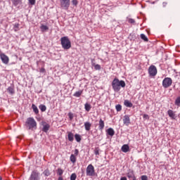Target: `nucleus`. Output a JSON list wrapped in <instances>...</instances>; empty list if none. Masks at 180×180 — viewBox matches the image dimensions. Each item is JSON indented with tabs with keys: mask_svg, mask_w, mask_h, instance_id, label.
Segmentation results:
<instances>
[{
	"mask_svg": "<svg viewBox=\"0 0 180 180\" xmlns=\"http://www.w3.org/2000/svg\"><path fill=\"white\" fill-rule=\"evenodd\" d=\"M111 85L114 92H119L122 88L126 86V82H124V80H120L118 78L115 77L112 80Z\"/></svg>",
	"mask_w": 180,
	"mask_h": 180,
	"instance_id": "f257e3e1",
	"label": "nucleus"
},
{
	"mask_svg": "<svg viewBox=\"0 0 180 180\" xmlns=\"http://www.w3.org/2000/svg\"><path fill=\"white\" fill-rule=\"evenodd\" d=\"M26 129L28 130H36L37 129V122L33 117H28L25 124Z\"/></svg>",
	"mask_w": 180,
	"mask_h": 180,
	"instance_id": "f03ea898",
	"label": "nucleus"
},
{
	"mask_svg": "<svg viewBox=\"0 0 180 180\" xmlns=\"http://www.w3.org/2000/svg\"><path fill=\"white\" fill-rule=\"evenodd\" d=\"M60 44L64 50H70V49H71V41H70L68 37H61Z\"/></svg>",
	"mask_w": 180,
	"mask_h": 180,
	"instance_id": "7ed1b4c3",
	"label": "nucleus"
},
{
	"mask_svg": "<svg viewBox=\"0 0 180 180\" xmlns=\"http://www.w3.org/2000/svg\"><path fill=\"white\" fill-rule=\"evenodd\" d=\"M86 172L87 176H94L95 175V167H94V165H89L86 167Z\"/></svg>",
	"mask_w": 180,
	"mask_h": 180,
	"instance_id": "20e7f679",
	"label": "nucleus"
},
{
	"mask_svg": "<svg viewBox=\"0 0 180 180\" xmlns=\"http://www.w3.org/2000/svg\"><path fill=\"white\" fill-rule=\"evenodd\" d=\"M40 172L37 170H33L30 174L29 180H40Z\"/></svg>",
	"mask_w": 180,
	"mask_h": 180,
	"instance_id": "39448f33",
	"label": "nucleus"
},
{
	"mask_svg": "<svg viewBox=\"0 0 180 180\" xmlns=\"http://www.w3.org/2000/svg\"><path fill=\"white\" fill-rule=\"evenodd\" d=\"M172 85V79L170 77H166L162 81L163 88H169Z\"/></svg>",
	"mask_w": 180,
	"mask_h": 180,
	"instance_id": "423d86ee",
	"label": "nucleus"
},
{
	"mask_svg": "<svg viewBox=\"0 0 180 180\" xmlns=\"http://www.w3.org/2000/svg\"><path fill=\"white\" fill-rule=\"evenodd\" d=\"M148 71L150 77H155L157 75V68L155 65H150Z\"/></svg>",
	"mask_w": 180,
	"mask_h": 180,
	"instance_id": "0eeeda50",
	"label": "nucleus"
},
{
	"mask_svg": "<svg viewBox=\"0 0 180 180\" xmlns=\"http://www.w3.org/2000/svg\"><path fill=\"white\" fill-rule=\"evenodd\" d=\"M60 6L65 11H68V8H70V0H60Z\"/></svg>",
	"mask_w": 180,
	"mask_h": 180,
	"instance_id": "6e6552de",
	"label": "nucleus"
},
{
	"mask_svg": "<svg viewBox=\"0 0 180 180\" xmlns=\"http://www.w3.org/2000/svg\"><path fill=\"white\" fill-rule=\"evenodd\" d=\"M0 58L4 64H8L9 63V57L5 55V53H0Z\"/></svg>",
	"mask_w": 180,
	"mask_h": 180,
	"instance_id": "1a4fd4ad",
	"label": "nucleus"
},
{
	"mask_svg": "<svg viewBox=\"0 0 180 180\" xmlns=\"http://www.w3.org/2000/svg\"><path fill=\"white\" fill-rule=\"evenodd\" d=\"M42 126V131H44V133H47V131L50 130V124H47L46 122H43Z\"/></svg>",
	"mask_w": 180,
	"mask_h": 180,
	"instance_id": "9d476101",
	"label": "nucleus"
},
{
	"mask_svg": "<svg viewBox=\"0 0 180 180\" xmlns=\"http://www.w3.org/2000/svg\"><path fill=\"white\" fill-rule=\"evenodd\" d=\"M123 123L126 126H129V124H130V115H126L124 116Z\"/></svg>",
	"mask_w": 180,
	"mask_h": 180,
	"instance_id": "9b49d317",
	"label": "nucleus"
},
{
	"mask_svg": "<svg viewBox=\"0 0 180 180\" xmlns=\"http://www.w3.org/2000/svg\"><path fill=\"white\" fill-rule=\"evenodd\" d=\"M103 129H105V121H103L102 119H100L98 121V130L102 131Z\"/></svg>",
	"mask_w": 180,
	"mask_h": 180,
	"instance_id": "f8f14e48",
	"label": "nucleus"
},
{
	"mask_svg": "<svg viewBox=\"0 0 180 180\" xmlns=\"http://www.w3.org/2000/svg\"><path fill=\"white\" fill-rule=\"evenodd\" d=\"M134 171L131 169H129L127 170V178H129V179H131V178H133V176H134Z\"/></svg>",
	"mask_w": 180,
	"mask_h": 180,
	"instance_id": "ddd939ff",
	"label": "nucleus"
},
{
	"mask_svg": "<svg viewBox=\"0 0 180 180\" xmlns=\"http://www.w3.org/2000/svg\"><path fill=\"white\" fill-rule=\"evenodd\" d=\"M121 150L122 153H129L130 151V147H129V145L124 144L122 146Z\"/></svg>",
	"mask_w": 180,
	"mask_h": 180,
	"instance_id": "4468645a",
	"label": "nucleus"
},
{
	"mask_svg": "<svg viewBox=\"0 0 180 180\" xmlns=\"http://www.w3.org/2000/svg\"><path fill=\"white\" fill-rule=\"evenodd\" d=\"M91 127H92V124L91 122H84V128L86 131H89V130H91Z\"/></svg>",
	"mask_w": 180,
	"mask_h": 180,
	"instance_id": "2eb2a0df",
	"label": "nucleus"
},
{
	"mask_svg": "<svg viewBox=\"0 0 180 180\" xmlns=\"http://www.w3.org/2000/svg\"><path fill=\"white\" fill-rule=\"evenodd\" d=\"M167 114L171 117V119H176V115H175V112H174L172 110H169L167 111Z\"/></svg>",
	"mask_w": 180,
	"mask_h": 180,
	"instance_id": "dca6fc26",
	"label": "nucleus"
},
{
	"mask_svg": "<svg viewBox=\"0 0 180 180\" xmlns=\"http://www.w3.org/2000/svg\"><path fill=\"white\" fill-rule=\"evenodd\" d=\"M106 133L108 136H110V137H113V136H115V130L112 128H108Z\"/></svg>",
	"mask_w": 180,
	"mask_h": 180,
	"instance_id": "f3484780",
	"label": "nucleus"
},
{
	"mask_svg": "<svg viewBox=\"0 0 180 180\" xmlns=\"http://www.w3.org/2000/svg\"><path fill=\"white\" fill-rule=\"evenodd\" d=\"M68 139L71 143H72V141H74V134H72V132H71V131L68 132Z\"/></svg>",
	"mask_w": 180,
	"mask_h": 180,
	"instance_id": "a211bd4d",
	"label": "nucleus"
},
{
	"mask_svg": "<svg viewBox=\"0 0 180 180\" xmlns=\"http://www.w3.org/2000/svg\"><path fill=\"white\" fill-rule=\"evenodd\" d=\"M124 105L127 108H133V103H131V102H130L129 100H125L124 101Z\"/></svg>",
	"mask_w": 180,
	"mask_h": 180,
	"instance_id": "6ab92c4d",
	"label": "nucleus"
},
{
	"mask_svg": "<svg viewBox=\"0 0 180 180\" xmlns=\"http://www.w3.org/2000/svg\"><path fill=\"white\" fill-rule=\"evenodd\" d=\"M41 32H47L49 30V27L47 25H44L43 24L41 25L40 26Z\"/></svg>",
	"mask_w": 180,
	"mask_h": 180,
	"instance_id": "aec40b11",
	"label": "nucleus"
},
{
	"mask_svg": "<svg viewBox=\"0 0 180 180\" xmlns=\"http://www.w3.org/2000/svg\"><path fill=\"white\" fill-rule=\"evenodd\" d=\"M82 92H84V90H79L78 91H76L74 94L73 96H75V98H79L82 95Z\"/></svg>",
	"mask_w": 180,
	"mask_h": 180,
	"instance_id": "412c9836",
	"label": "nucleus"
},
{
	"mask_svg": "<svg viewBox=\"0 0 180 180\" xmlns=\"http://www.w3.org/2000/svg\"><path fill=\"white\" fill-rule=\"evenodd\" d=\"M32 109L33 110V112L35 113V115H39V108H37V106H36V105L32 104Z\"/></svg>",
	"mask_w": 180,
	"mask_h": 180,
	"instance_id": "4be33fe9",
	"label": "nucleus"
},
{
	"mask_svg": "<svg viewBox=\"0 0 180 180\" xmlns=\"http://www.w3.org/2000/svg\"><path fill=\"white\" fill-rule=\"evenodd\" d=\"M70 160L72 164H75V162H77V157H75L74 154H72L70 157Z\"/></svg>",
	"mask_w": 180,
	"mask_h": 180,
	"instance_id": "5701e85b",
	"label": "nucleus"
},
{
	"mask_svg": "<svg viewBox=\"0 0 180 180\" xmlns=\"http://www.w3.org/2000/svg\"><path fill=\"white\" fill-rule=\"evenodd\" d=\"M7 91L10 95H13L15 94V89H13V86L8 87Z\"/></svg>",
	"mask_w": 180,
	"mask_h": 180,
	"instance_id": "b1692460",
	"label": "nucleus"
},
{
	"mask_svg": "<svg viewBox=\"0 0 180 180\" xmlns=\"http://www.w3.org/2000/svg\"><path fill=\"white\" fill-rule=\"evenodd\" d=\"M91 104L86 103L85 105H84V109L86 112H89V110H91Z\"/></svg>",
	"mask_w": 180,
	"mask_h": 180,
	"instance_id": "393cba45",
	"label": "nucleus"
},
{
	"mask_svg": "<svg viewBox=\"0 0 180 180\" xmlns=\"http://www.w3.org/2000/svg\"><path fill=\"white\" fill-rule=\"evenodd\" d=\"M75 140H76V141H77V143H81V140H82V139H81V135H79V134H76L75 135Z\"/></svg>",
	"mask_w": 180,
	"mask_h": 180,
	"instance_id": "a878e982",
	"label": "nucleus"
},
{
	"mask_svg": "<svg viewBox=\"0 0 180 180\" xmlns=\"http://www.w3.org/2000/svg\"><path fill=\"white\" fill-rule=\"evenodd\" d=\"M39 108L40 109L41 111L42 112H46L47 108L46 107V105L41 104L39 106Z\"/></svg>",
	"mask_w": 180,
	"mask_h": 180,
	"instance_id": "bb28decb",
	"label": "nucleus"
},
{
	"mask_svg": "<svg viewBox=\"0 0 180 180\" xmlns=\"http://www.w3.org/2000/svg\"><path fill=\"white\" fill-rule=\"evenodd\" d=\"M43 174L44 175H45V176H50L51 175L50 170H49L48 169H45Z\"/></svg>",
	"mask_w": 180,
	"mask_h": 180,
	"instance_id": "cd10ccee",
	"label": "nucleus"
},
{
	"mask_svg": "<svg viewBox=\"0 0 180 180\" xmlns=\"http://www.w3.org/2000/svg\"><path fill=\"white\" fill-rule=\"evenodd\" d=\"M20 2H22V0H13V4L15 6H18Z\"/></svg>",
	"mask_w": 180,
	"mask_h": 180,
	"instance_id": "c85d7f7f",
	"label": "nucleus"
},
{
	"mask_svg": "<svg viewBox=\"0 0 180 180\" xmlns=\"http://www.w3.org/2000/svg\"><path fill=\"white\" fill-rule=\"evenodd\" d=\"M141 39H142V40H144V41H148V38H147V37L144 34H141Z\"/></svg>",
	"mask_w": 180,
	"mask_h": 180,
	"instance_id": "c756f323",
	"label": "nucleus"
},
{
	"mask_svg": "<svg viewBox=\"0 0 180 180\" xmlns=\"http://www.w3.org/2000/svg\"><path fill=\"white\" fill-rule=\"evenodd\" d=\"M115 109L117 112H121L122 111V105L118 104L115 105Z\"/></svg>",
	"mask_w": 180,
	"mask_h": 180,
	"instance_id": "7c9ffc66",
	"label": "nucleus"
},
{
	"mask_svg": "<svg viewBox=\"0 0 180 180\" xmlns=\"http://www.w3.org/2000/svg\"><path fill=\"white\" fill-rule=\"evenodd\" d=\"M174 103H175L176 106H180V96L176 98Z\"/></svg>",
	"mask_w": 180,
	"mask_h": 180,
	"instance_id": "2f4dec72",
	"label": "nucleus"
},
{
	"mask_svg": "<svg viewBox=\"0 0 180 180\" xmlns=\"http://www.w3.org/2000/svg\"><path fill=\"white\" fill-rule=\"evenodd\" d=\"M64 174V170H63L61 168L58 169V175L61 176Z\"/></svg>",
	"mask_w": 180,
	"mask_h": 180,
	"instance_id": "473e14b6",
	"label": "nucleus"
},
{
	"mask_svg": "<svg viewBox=\"0 0 180 180\" xmlns=\"http://www.w3.org/2000/svg\"><path fill=\"white\" fill-rule=\"evenodd\" d=\"M77 179V174L75 173H72L70 176V180H75Z\"/></svg>",
	"mask_w": 180,
	"mask_h": 180,
	"instance_id": "72a5a7b5",
	"label": "nucleus"
},
{
	"mask_svg": "<svg viewBox=\"0 0 180 180\" xmlns=\"http://www.w3.org/2000/svg\"><path fill=\"white\" fill-rule=\"evenodd\" d=\"M68 116L69 117L70 120H72V119H74V114H72V112H69Z\"/></svg>",
	"mask_w": 180,
	"mask_h": 180,
	"instance_id": "f704fd0d",
	"label": "nucleus"
},
{
	"mask_svg": "<svg viewBox=\"0 0 180 180\" xmlns=\"http://www.w3.org/2000/svg\"><path fill=\"white\" fill-rule=\"evenodd\" d=\"M93 65H94V68H95V70H101V66H100V65H99V64H96V65H95V63H94V64H93Z\"/></svg>",
	"mask_w": 180,
	"mask_h": 180,
	"instance_id": "c9c22d12",
	"label": "nucleus"
},
{
	"mask_svg": "<svg viewBox=\"0 0 180 180\" xmlns=\"http://www.w3.org/2000/svg\"><path fill=\"white\" fill-rule=\"evenodd\" d=\"M30 5H34L36 4V0H28Z\"/></svg>",
	"mask_w": 180,
	"mask_h": 180,
	"instance_id": "e433bc0d",
	"label": "nucleus"
},
{
	"mask_svg": "<svg viewBox=\"0 0 180 180\" xmlns=\"http://www.w3.org/2000/svg\"><path fill=\"white\" fill-rule=\"evenodd\" d=\"M72 5H74L75 6H77V5H78V1H77V0H72Z\"/></svg>",
	"mask_w": 180,
	"mask_h": 180,
	"instance_id": "4c0bfd02",
	"label": "nucleus"
},
{
	"mask_svg": "<svg viewBox=\"0 0 180 180\" xmlns=\"http://www.w3.org/2000/svg\"><path fill=\"white\" fill-rule=\"evenodd\" d=\"M141 180H148V177L146 175H143L141 176Z\"/></svg>",
	"mask_w": 180,
	"mask_h": 180,
	"instance_id": "58836bf2",
	"label": "nucleus"
},
{
	"mask_svg": "<svg viewBox=\"0 0 180 180\" xmlns=\"http://www.w3.org/2000/svg\"><path fill=\"white\" fill-rule=\"evenodd\" d=\"M128 22H129V23L133 24V23H135L136 21L133 18H129Z\"/></svg>",
	"mask_w": 180,
	"mask_h": 180,
	"instance_id": "ea45409f",
	"label": "nucleus"
},
{
	"mask_svg": "<svg viewBox=\"0 0 180 180\" xmlns=\"http://www.w3.org/2000/svg\"><path fill=\"white\" fill-rule=\"evenodd\" d=\"M143 119H146V120H148L150 119V117L147 114L143 115Z\"/></svg>",
	"mask_w": 180,
	"mask_h": 180,
	"instance_id": "a19ab883",
	"label": "nucleus"
},
{
	"mask_svg": "<svg viewBox=\"0 0 180 180\" xmlns=\"http://www.w3.org/2000/svg\"><path fill=\"white\" fill-rule=\"evenodd\" d=\"M79 153V151L78 150V149H75L74 155L76 157L77 155H78Z\"/></svg>",
	"mask_w": 180,
	"mask_h": 180,
	"instance_id": "79ce46f5",
	"label": "nucleus"
},
{
	"mask_svg": "<svg viewBox=\"0 0 180 180\" xmlns=\"http://www.w3.org/2000/svg\"><path fill=\"white\" fill-rule=\"evenodd\" d=\"M39 72H42V73L46 72V69H44V68H41L39 70Z\"/></svg>",
	"mask_w": 180,
	"mask_h": 180,
	"instance_id": "37998d69",
	"label": "nucleus"
},
{
	"mask_svg": "<svg viewBox=\"0 0 180 180\" xmlns=\"http://www.w3.org/2000/svg\"><path fill=\"white\" fill-rule=\"evenodd\" d=\"M94 154H95L96 155H99V150L96 149V150H94Z\"/></svg>",
	"mask_w": 180,
	"mask_h": 180,
	"instance_id": "c03bdc74",
	"label": "nucleus"
},
{
	"mask_svg": "<svg viewBox=\"0 0 180 180\" xmlns=\"http://www.w3.org/2000/svg\"><path fill=\"white\" fill-rule=\"evenodd\" d=\"M131 179L132 180H137V178L136 177V175L133 176Z\"/></svg>",
	"mask_w": 180,
	"mask_h": 180,
	"instance_id": "a18cd8bd",
	"label": "nucleus"
},
{
	"mask_svg": "<svg viewBox=\"0 0 180 180\" xmlns=\"http://www.w3.org/2000/svg\"><path fill=\"white\" fill-rule=\"evenodd\" d=\"M120 180H127L126 176L121 177Z\"/></svg>",
	"mask_w": 180,
	"mask_h": 180,
	"instance_id": "49530a36",
	"label": "nucleus"
},
{
	"mask_svg": "<svg viewBox=\"0 0 180 180\" xmlns=\"http://www.w3.org/2000/svg\"><path fill=\"white\" fill-rule=\"evenodd\" d=\"M162 5H163L164 7L167 6V3L166 2H163Z\"/></svg>",
	"mask_w": 180,
	"mask_h": 180,
	"instance_id": "de8ad7c7",
	"label": "nucleus"
},
{
	"mask_svg": "<svg viewBox=\"0 0 180 180\" xmlns=\"http://www.w3.org/2000/svg\"><path fill=\"white\" fill-rule=\"evenodd\" d=\"M58 180H63L62 176H60Z\"/></svg>",
	"mask_w": 180,
	"mask_h": 180,
	"instance_id": "09e8293b",
	"label": "nucleus"
},
{
	"mask_svg": "<svg viewBox=\"0 0 180 180\" xmlns=\"http://www.w3.org/2000/svg\"><path fill=\"white\" fill-rule=\"evenodd\" d=\"M15 27H19V24H16V25H15Z\"/></svg>",
	"mask_w": 180,
	"mask_h": 180,
	"instance_id": "8fccbe9b",
	"label": "nucleus"
},
{
	"mask_svg": "<svg viewBox=\"0 0 180 180\" xmlns=\"http://www.w3.org/2000/svg\"><path fill=\"white\" fill-rule=\"evenodd\" d=\"M0 180H2V176H0Z\"/></svg>",
	"mask_w": 180,
	"mask_h": 180,
	"instance_id": "3c124183",
	"label": "nucleus"
}]
</instances>
